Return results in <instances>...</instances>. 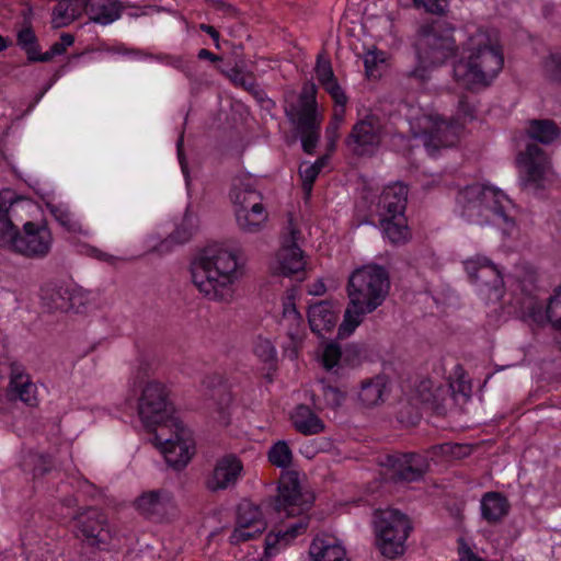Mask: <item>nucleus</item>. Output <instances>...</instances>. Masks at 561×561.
<instances>
[{
    "mask_svg": "<svg viewBox=\"0 0 561 561\" xmlns=\"http://www.w3.org/2000/svg\"><path fill=\"white\" fill-rule=\"evenodd\" d=\"M233 55L236 57L233 64L230 67L220 68V72L236 87L256 93L259 85L253 72L247 69L245 60L242 57V46L234 47Z\"/></svg>",
    "mask_w": 561,
    "mask_h": 561,
    "instance_id": "nucleus-24",
    "label": "nucleus"
},
{
    "mask_svg": "<svg viewBox=\"0 0 561 561\" xmlns=\"http://www.w3.org/2000/svg\"><path fill=\"white\" fill-rule=\"evenodd\" d=\"M386 385L387 379L381 375L364 379L360 382L358 400L365 407H374L379 404L383 400Z\"/></svg>",
    "mask_w": 561,
    "mask_h": 561,
    "instance_id": "nucleus-36",
    "label": "nucleus"
},
{
    "mask_svg": "<svg viewBox=\"0 0 561 561\" xmlns=\"http://www.w3.org/2000/svg\"><path fill=\"white\" fill-rule=\"evenodd\" d=\"M421 34L420 57L432 65H440L457 50L456 39L454 37V27L444 22H434L423 25Z\"/></svg>",
    "mask_w": 561,
    "mask_h": 561,
    "instance_id": "nucleus-9",
    "label": "nucleus"
},
{
    "mask_svg": "<svg viewBox=\"0 0 561 561\" xmlns=\"http://www.w3.org/2000/svg\"><path fill=\"white\" fill-rule=\"evenodd\" d=\"M510 512L507 499L500 492H486L481 499V515L490 524L501 522Z\"/></svg>",
    "mask_w": 561,
    "mask_h": 561,
    "instance_id": "nucleus-32",
    "label": "nucleus"
},
{
    "mask_svg": "<svg viewBox=\"0 0 561 561\" xmlns=\"http://www.w3.org/2000/svg\"><path fill=\"white\" fill-rule=\"evenodd\" d=\"M268 461L278 467L287 468L293 462V451L285 440L275 443L267 453Z\"/></svg>",
    "mask_w": 561,
    "mask_h": 561,
    "instance_id": "nucleus-40",
    "label": "nucleus"
},
{
    "mask_svg": "<svg viewBox=\"0 0 561 561\" xmlns=\"http://www.w3.org/2000/svg\"><path fill=\"white\" fill-rule=\"evenodd\" d=\"M75 535L84 545L99 549H117L122 546L119 534L112 528L105 515L96 508H87L75 517Z\"/></svg>",
    "mask_w": 561,
    "mask_h": 561,
    "instance_id": "nucleus-8",
    "label": "nucleus"
},
{
    "mask_svg": "<svg viewBox=\"0 0 561 561\" xmlns=\"http://www.w3.org/2000/svg\"><path fill=\"white\" fill-rule=\"evenodd\" d=\"M123 10L119 0H91L87 3L85 14L90 22L105 26L118 20Z\"/></svg>",
    "mask_w": 561,
    "mask_h": 561,
    "instance_id": "nucleus-25",
    "label": "nucleus"
},
{
    "mask_svg": "<svg viewBox=\"0 0 561 561\" xmlns=\"http://www.w3.org/2000/svg\"><path fill=\"white\" fill-rule=\"evenodd\" d=\"M337 314L333 304L328 300L311 305L308 310V322L312 332L322 334L330 332L336 323Z\"/></svg>",
    "mask_w": 561,
    "mask_h": 561,
    "instance_id": "nucleus-27",
    "label": "nucleus"
},
{
    "mask_svg": "<svg viewBox=\"0 0 561 561\" xmlns=\"http://www.w3.org/2000/svg\"><path fill=\"white\" fill-rule=\"evenodd\" d=\"M416 9H423L427 13L443 15L446 13L449 0H412Z\"/></svg>",
    "mask_w": 561,
    "mask_h": 561,
    "instance_id": "nucleus-48",
    "label": "nucleus"
},
{
    "mask_svg": "<svg viewBox=\"0 0 561 561\" xmlns=\"http://www.w3.org/2000/svg\"><path fill=\"white\" fill-rule=\"evenodd\" d=\"M323 399L325 404L332 409L339 408L344 401V393L335 387L323 386Z\"/></svg>",
    "mask_w": 561,
    "mask_h": 561,
    "instance_id": "nucleus-53",
    "label": "nucleus"
},
{
    "mask_svg": "<svg viewBox=\"0 0 561 561\" xmlns=\"http://www.w3.org/2000/svg\"><path fill=\"white\" fill-rule=\"evenodd\" d=\"M342 363L343 367H356L358 366L365 355V350L358 344H348L342 351Z\"/></svg>",
    "mask_w": 561,
    "mask_h": 561,
    "instance_id": "nucleus-46",
    "label": "nucleus"
},
{
    "mask_svg": "<svg viewBox=\"0 0 561 561\" xmlns=\"http://www.w3.org/2000/svg\"><path fill=\"white\" fill-rule=\"evenodd\" d=\"M519 162L526 174V182L539 186L549 169V160L546 152L536 144L527 145L519 156Z\"/></svg>",
    "mask_w": 561,
    "mask_h": 561,
    "instance_id": "nucleus-23",
    "label": "nucleus"
},
{
    "mask_svg": "<svg viewBox=\"0 0 561 561\" xmlns=\"http://www.w3.org/2000/svg\"><path fill=\"white\" fill-rule=\"evenodd\" d=\"M232 404V394L227 390H219L218 401L216 403V416L215 420L220 425H228L230 422V408Z\"/></svg>",
    "mask_w": 561,
    "mask_h": 561,
    "instance_id": "nucleus-42",
    "label": "nucleus"
},
{
    "mask_svg": "<svg viewBox=\"0 0 561 561\" xmlns=\"http://www.w3.org/2000/svg\"><path fill=\"white\" fill-rule=\"evenodd\" d=\"M310 561H350L341 541L332 535H317L309 547Z\"/></svg>",
    "mask_w": 561,
    "mask_h": 561,
    "instance_id": "nucleus-22",
    "label": "nucleus"
},
{
    "mask_svg": "<svg viewBox=\"0 0 561 561\" xmlns=\"http://www.w3.org/2000/svg\"><path fill=\"white\" fill-rule=\"evenodd\" d=\"M386 61V54L382 50L377 48L368 49L363 55V62L365 67L366 75L368 77H376V70L379 64Z\"/></svg>",
    "mask_w": 561,
    "mask_h": 561,
    "instance_id": "nucleus-44",
    "label": "nucleus"
},
{
    "mask_svg": "<svg viewBox=\"0 0 561 561\" xmlns=\"http://www.w3.org/2000/svg\"><path fill=\"white\" fill-rule=\"evenodd\" d=\"M170 422L174 432L167 437L163 433L164 428L161 427L156 434V440L167 463L175 470H181L191 460L195 445L190 430L175 419Z\"/></svg>",
    "mask_w": 561,
    "mask_h": 561,
    "instance_id": "nucleus-10",
    "label": "nucleus"
},
{
    "mask_svg": "<svg viewBox=\"0 0 561 561\" xmlns=\"http://www.w3.org/2000/svg\"><path fill=\"white\" fill-rule=\"evenodd\" d=\"M463 124L459 119H445L438 114H424L411 126L414 138L421 139L427 153L434 157L439 149L455 146Z\"/></svg>",
    "mask_w": 561,
    "mask_h": 561,
    "instance_id": "nucleus-7",
    "label": "nucleus"
},
{
    "mask_svg": "<svg viewBox=\"0 0 561 561\" xmlns=\"http://www.w3.org/2000/svg\"><path fill=\"white\" fill-rule=\"evenodd\" d=\"M458 114L463 118L472 119L474 117V106L468 101L467 96H460L458 101Z\"/></svg>",
    "mask_w": 561,
    "mask_h": 561,
    "instance_id": "nucleus-57",
    "label": "nucleus"
},
{
    "mask_svg": "<svg viewBox=\"0 0 561 561\" xmlns=\"http://www.w3.org/2000/svg\"><path fill=\"white\" fill-rule=\"evenodd\" d=\"M342 357V350L339 344L331 342L323 348L321 355L322 366L328 371L339 374L340 369L343 368Z\"/></svg>",
    "mask_w": 561,
    "mask_h": 561,
    "instance_id": "nucleus-39",
    "label": "nucleus"
},
{
    "mask_svg": "<svg viewBox=\"0 0 561 561\" xmlns=\"http://www.w3.org/2000/svg\"><path fill=\"white\" fill-rule=\"evenodd\" d=\"M238 228L244 233H257L267 222L268 213L264 205L251 209H238L234 213Z\"/></svg>",
    "mask_w": 561,
    "mask_h": 561,
    "instance_id": "nucleus-31",
    "label": "nucleus"
},
{
    "mask_svg": "<svg viewBox=\"0 0 561 561\" xmlns=\"http://www.w3.org/2000/svg\"><path fill=\"white\" fill-rule=\"evenodd\" d=\"M434 450L439 449L442 454L450 455L455 458H463L470 455L471 447L469 445H462V444H443L439 446H434Z\"/></svg>",
    "mask_w": 561,
    "mask_h": 561,
    "instance_id": "nucleus-52",
    "label": "nucleus"
},
{
    "mask_svg": "<svg viewBox=\"0 0 561 561\" xmlns=\"http://www.w3.org/2000/svg\"><path fill=\"white\" fill-rule=\"evenodd\" d=\"M240 264L234 251L213 245L202 250L191 263L194 286L209 300L229 302L233 284L240 277Z\"/></svg>",
    "mask_w": 561,
    "mask_h": 561,
    "instance_id": "nucleus-3",
    "label": "nucleus"
},
{
    "mask_svg": "<svg viewBox=\"0 0 561 561\" xmlns=\"http://www.w3.org/2000/svg\"><path fill=\"white\" fill-rule=\"evenodd\" d=\"M199 28L214 39L216 47H219V32L214 26L208 24H201Z\"/></svg>",
    "mask_w": 561,
    "mask_h": 561,
    "instance_id": "nucleus-62",
    "label": "nucleus"
},
{
    "mask_svg": "<svg viewBox=\"0 0 561 561\" xmlns=\"http://www.w3.org/2000/svg\"><path fill=\"white\" fill-rule=\"evenodd\" d=\"M470 282L478 286L479 290L491 296H502L503 277L497 266L486 256L476 255L463 262Z\"/></svg>",
    "mask_w": 561,
    "mask_h": 561,
    "instance_id": "nucleus-14",
    "label": "nucleus"
},
{
    "mask_svg": "<svg viewBox=\"0 0 561 561\" xmlns=\"http://www.w3.org/2000/svg\"><path fill=\"white\" fill-rule=\"evenodd\" d=\"M243 472V463L233 454H228L217 459L213 471L205 481V486L210 492L232 489L237 485Z\"/></svg>",
    "mask_w": 561,
    "mask_h": 561,
    "instance_id": "nucleus-18",
    "label": "nucleus"
},
{
    "mask_svg": "<svg viewBox=\"0 0 561 561\" xmlns=\"http://www.w3.org/2000/svg\"><path fill=\"white\" fill-rule=\"evenodd\" d=\"M407 77L415 80L419 85H423L431 78V69L428 66L420 62L412 70L407 72Z\"/></svg>",
    "mask_w": 561,
    "mask_h": 561,
    "instance_id": "nucleus-54",
    "label": "nucleus"
},
{
    "mask_svg": "<svg viewBox=\"0 0 561 561\" xmlns=\"http://www.w3.org/2000/svg\"><path fill=\"white\" fill-rule=\"evenodd\" d=\"M314 71L317 79L321 85L336 78L333 72L330 60L322 57L321 55H319L317 58Z\"/></svg>",
    "mask_w": 561,
    "mask_h": 561,
    "instance_id": "nucleus-51",
    "label": "nucleus"
},
{
    "mask_svg": "<svg viewBox=\"0 0 561 561\" xmlns=\"http://www.w3.org/2000/svg\"><path fill=\"white\" fill-rule=\"evenodd\" d=\"M408 186L401 182H394L383 187L377 204L379 217L404 216L408 203Z\"/></svg>",
    "mask_w": 561,
    "mask_h": 561,
    "instance_id": "nucleus-21",
    "label": "nucleus"
},
{
    "mask_svg": "<svg viewBox=\"0 0 561 561\" xmlns=\"http://www.w3.org/2000/svg\"><path fill=\"white\" fill-rule=\"evenodd\" d=\"M280 327L286 331L289 343L284 346L286 355L294 359L298 355L305 339V327L301 314L297 311L296 306L291 302H285L283 316L279 321Z\"/></svg>",
    "mask_w": 561,
    "mask_h": 561,
    "instance_id": "nucleus-19",
    "label": "nucleus"
},
{
    "mask_svg": "<svg viewBox=\"0 0 561 561\" xmlns=\"http://www.w3.org/2000/svg\"><path fill=\"white\" fill-rule=\"evenodd\" d=\"M197 57H198V59H206V60H209L211 62H216V61L221 60L220 56H217V55L213 54L211 51H209L206 48H202L198 51Z\"/></svg>",
    "mask_w": 561,
    "mask_h": 561,
    "instance_id": "nucleus-63",
    "label": "nucleus"
},
{
    "mask_svg": "<svg viewBox=\"0 0 561 561\" xmlns=\"http://www.w3.org/2000/svg\"><path fill=\"white\" fill-rule=\"evenodd\" d=\"M51 214L56 220L70 232H80L81 225L75 219L73 215L67 209L54 207Z\"/></svg>",
    "mask_w": 561,
    "mask_h": 561,
    "instance_id": "nucleus-47",
    "label": "nucleus"
},
{
    "mask_svg": "<svg viewBox=\"0 0 561 561\" xmlns=\"http://www.w3.org/2000/svg\"><path fill=\"white\" fill-rule=\"evenodd\" d=\"M319 171L312 164L304 163L299 168V175L302 182V191L305 198L308 199L311 196L313 183L319 175Z\"/></svg>",
    "mask_w": 561,
    "mask_h": 561,
    "instance_id": "nucleus-45",
    "label": "nucleus"
},
{
    "mask_svg": "<svg viewBox=\"0 0 561 561\" xmlns=\"http://www.w3.org/2000/svg\"><path fill=\"white\" fill-rule=\"evenodd\" d=\"M59 293L67 296V305L61 304V311L73 310L79 312L81 307H83L89 300L88 293L83 291L81 288L59 286Z\"/></svg>",
    "mask_w": 561,
    "mask_h": 561,
    "instance_id": "nucleus-38",
    "label": "nucleus"
},
{
    "mask_svg": "<svg viewBox=\"0 0 561 561\" xmlns=\"http://www.w3.org/2000/svg\"><path fill=\"white\" fill-rule=\"evenodd\" d=\"M495 196L489 185L480 183L467 185L457 193V211L468 222L483 226L489 216V210L483 208V201H491Z\"/></svg>",
    "mask_w": 561,
    "mask_h": 561,
    "instance_id": "nucleus-12",
    "label": "nucleus"
},
{
    "mask_svg": "<svg viewBox=\"0 0 561 561\" xmlns=\"http://www.w3.org/2000/svg\"><path fill=\"white\" fill-rule=\"evenodd\" d=\"M299 233V230L289 220L288 234L284 238L276 254V265L274 266L276 274L290 277L304 271L306 262L302 250L296 243Z\"/></svg>",
    "mask_w": 561,
    "mask_h": 561,
    "instance_id": "nucleus-16",
    "label": "nucleus"
},
{
    "mask_svg": "<svg viewBox=\"0 0 561 561\" xmlns=\"http://www.w3.org/2000/svg\"><path fill=\"white\" fill-rule=\"evenodd\" d=\"M154 58L161 62H164L165 65H169L184 72L186 76L191 75V62L183 56L160 54L157 55Z\"/></svg>",
    "mask_w": 561,
    "mask_h": 561,
    "instance_id": "nucleus-50",
    "label": "nucleus"
},
{
    "mask_svg": "<svg viewBox=\"0 0 561 561\" xmlns=\"http://www.w3.org/2000/svg\"><path fill=\"white\" fill-rule=\"evenodd\" d=\"M527 136L542 145H550L560 137V128L551 119H530L526 127Z\"/></svg>",
    "mask_w": 561,
    "mask_h": 561,
    "instance_id": "nucleus-37",
    "label": "nucleus"
},
{
    "mask_svg": "<svg viewBox=\"0 0 561 561\" xmlns=\"http://www.w3.org/2000/svg\"><path fill=\"white\" fill-rule=\"evenodd\" d=\"M137 408L138 415L144 423L162 422L171 408L167 387L156 380L148 381L141 390Z\"/></svg>",
    "mask_w": 561,
    "mask_h": 561,
    "instance_id": "nucleus-13",
    "label": "nucleus"
},
{
    "mask_svg": "<svg viewBox=\"0 0 561 561\" xmlns=\"http://www.w3.org/2000/svg\"><path fill=\"white\" fill-rule=\"evenodd\" d=\"M489 188L496 195L491 201H483V208L489 210L485 225H495L503 229L504 233H510L515 227V220L512 216L513 203L501 190L489 185Z\"/></svg>",
    "mask_w": 561,
    "mask_h": 561,
    "instance_id": "nucleus-20",
    "label": "nucleus"
},
{
    "mask_svg": "<svg viewBox=\"0 0 561 561\" xmlns=\"http://www.w3.org/2000/svg\"><path fill=\"white\" fill-rule=\"evenodd\" d=\"M321 87L332 98V100L334 101V104L336 106H345L346 105L348 98L345 94L342 87L340 85V83L337 82L336 78L323 83Z\"/></svg>",
    "mask_w": 561,
    "mask_h": 561,
    "instance_id": "nucleus-49",
    "label": "nucleus"
},
{
    "mask_svg": "<svg viewBox=\"0 0 561 561\" xmlns=\"http://www.w3.org/2000/svg\"><path fill=\"white\" fill-rule=\"evenodd\" d=\"M325 290H327V287H325L324 283L321 280H318L314 284H312V286L309 289V294H311L313 296H321L325 293Z\"/></svg>",
    "mask_w": 561,
    "mask_h": 561,
    "instance_id": "nucleus-64",
    "label": "nucleus"
},
{
    "mask_svg": "<svg viewBox=\"0 0 561 561\" xmlns=\"http://www.w3.org/2000/svg\"><path fill=\"white\" fill-rule=\"evenodd\" d=\"M344 117H345V106H336L335 105L330 122L335 123L341 126L342 123L344 122Z\"/></svg>",
    "mask_w": 561,
    "mask_h": 561,
    "instance_id": "nucleus-61",
    "label": "nucleus"
},
{
    "mask_svg": "<svg viewBox=\"0 0 561 561\" xmlns=\"http://www.w3.org/2000/svg\"><path fill=\"white\" fill-rule=\"evenodd\" d=\"M463 56L455 61V81L467 90H479L492 83L504 65L502 46L495 31L479 28L469 36Z\"/></svg>",
    "mask_w": 561,
    "mask_h": 561,
    "instance_id": "nucleus-1",
    "label": "nucleus"
},
{
    "mask_svg": "<svg viewBox=\"0 0 561 561\" xmlns=\"http://www.w3.org/2000/svg\"><path fill=\"white\" fill-rule=\"evenodd\" d=\"M294 428L305 435H317L324 431L323 421L306 404H299L290 415Z\"/></svg>",
    "mask_w": 561,
    "mask_h": 561,
    "instance_id": "nucleus-29",
    "label": "nucleus"
},
{
    "mask_svg": "<svg viewBox=\"0 0 561 561\" xmlns=\"http://www.w3.org/2000/svg\"><path fill=\"white\" fill-rule=\"evenodd\" d=\"M346 289L350 302L339 325V339L348 337L366 314L383 304L390 289L388 272L377 264L364 265L350 275Z\"/></svg>",
    "mask_w": 561,
    "mask_h": 561,
    "instance_id": "nucleus-2",
    "label": "nucleus"
},
{
    "mask_svg": "<svg viewBox=\"0 0 561 561\" xmlns=\"http://www.w3.org/2000/svg\"><path fill=\"white\" fill-rule=\"evenodd\" d=\"M285 115L300 136L304 151L313 153L323 121V115L318 111L317 88L313 83L304 84L298 102L286 106Z\"/></svg>",
    "mask_w": 561,
    "mask_h": 561,
    "instance_id": "nucleus-5",
    "label": "nucleus"
},
{
    "mask_svg": "<svg viewBox=\"0 0 561 561\" xmlns=\"http://www.w3.org/2000/svg\"><path fill=\"white\" fill-rule=\"evenodd\" d=\"M50 298H51L53 308H55L57 310H60L61 304L67 305V296L59 293V287L54 289Z\"/></svg>",
    "mask_w": 561,
    "mask_h": 561,
    "instance_id": "nucleus-60",
    "label": "nucleus"
},
{
    "mask_svg": "<svg viewBox=\"0 0 561 561\" xmlns=\"http://www.w3.org/2000/svg\"><path fill=\"white\" fill-rule=\"evenodd\" d=\"M171 496L165 491H149L140 495L136 501V507L147 518H161L168 506Z\"/></svg>",
    "mask_w": 561,
    "mask_h": 561,
    "instance_id": "nucleus-28",
    "label": "nucleus"
},
{
    "mask_svg": "<svg viewBox=\"0 0 561 561\" xmlns=\"http://www.w3.org/2000/svg\"><path fill=\"white\" fill-rule=\"evenodd\" d=\"M375 545L387 559L403 554L405 541L412 530L408 515L394 508L380 510L375 513Z\"/></svg>",
    "mask_w": 561,
    "mask_h": 561,
    "instance_id": "nucleus-6",
    "label": "nucleus"
},
{
    "mask_svg": "<svg viewBox=\"0 0 561 561\" xmlns=\"http://www.w3.org/2000/svg\"><path fill=\"white\" fill-rule=\"evenodd\" d=\"M254 353L265 363L271 362L275 357V348L267 340L259 341L254 347Z\"/></svg>",
    "mask_w": 561,
    "mask_h": 561,
    "instance_id": "nucleus-55",
    "label": "nucleus"
},
{
    "mask_svg": "<svg viewBox=\"0 0 561 561\" xmlns=\"http://www.w3.org/2000/svg\"><path fill=\"white\" fill-rule=\"evenodd\" d=\"M313 501L314 496L311 492L302 491L298 472L287 471L282 474L273 508L280 518L298 516V519L276 533L271 531L266 535V553H276L296 537L306 533L310 520L306 513L311 508Z\"/></svg>",
    "mask_w": 561,
    "mask_h": 561,
    "instance_id": "nucleus-4",
    "label": "nucleus"
},
{
    "mask_svg": "<svg viewBox=\"0 0 561 561\" xmlns=\"http://www.w3.org/2000/svg\"><path fill=\"white\" fill-rule=\"evenodd\" d=\"M554 80L561 81V54H553L547 65Z\"/></svg>",
    "mask_w": 561,
    "mask_h": 561,
    "instance_id": "nucleus-56",
    "label": "nucleus"
},
{
    "mask_svg": "<svg viewBox=\"0 0 561 561\" xmlns=\"http://www.w3.org/2000/svg\"><path fill=\"white\" fill-rule=\"evenodd\" d=\"M198 227V218L190 211H186L181 220V222L176 226L174 231L160 243L159 251L163 252L164 250H169V244H183L192 239L194 233L196 232Z\"/></svg>",
    "mask_w": 561,
    "mask_h": 561,
    "instance_id": "nucleus-33",
    "label": "nucleus"
},
{
    "mask_svg": "<svg viewBox=\"0 0 561 561\" xmlns=\"http://www.w3.org/2000/svg\"><path fill=\"white\" fill-rule=\"evenodd\" d=\"M379 225L382 234L392 244H403L409 241L411 237L410 229L407 224L405 216L399 217H379Z\"/></svg>",
    "mask_w": 561,
    "mask_h": 561,
    "instance_id": "nucleus-35",
    "label": "nucleus"
},
{
    "mask_svg": "<svg viewBox=\"0 0 561 561\" xmlns=\"http://www.w3.org/2000/svg\"><path fill=\"white\" fill-rule=\"evenodd\" d=\"M16 44L27 55V59L34 54L39 47L37 36L33 31L32 26H23L16 34Z\"/></svg>",
    "mask_w": 561,
    "mask_h": 561,
    "instance_id": "nucleus-41",
    "label": "nucleus"
},
{
    "mask_svg": "<svg viewBox=\"0 0 561 561\" xmlns=\"http://www.w3.org/2000/svg\"><path fill=\"white\" fill-rule=\"evenodd\" d=\"M10 387L18 398L26 405L36 407L38 404L36 385L33 383L30 376L18 366L12 367Z\"/></svg>",
    "mask_w": 561,
    "mask_h": 561,
    "instance_id": "nucleus-30",
    "label": "nucleus"
},
{
    "mask_svg": "<svg viewBox=\"0 0 561 561\" xmlns=\"http://www.w3.org/2000/svg\"><path fill=\"white\" fill-rule=\"evenodd\" d=\"M56 55L53 54V49L49 48L47 51L45 53H41L39 51V47L36 49V54L32 55L30 57V61H41V62H47L49 60H51Z\"/></svg>",
    "mask_w": 561,
    "mask_h": 561,
    "instance_id": "nucleus-59",
    "label": "nucleus"
},
{
    "mask_svg": "<svg viewBox=\"0 0 561 561\" xmlns=\"http://www.w3.org/2000/svg\"><path fill=\"white\" fill-rule=\"evenodd\" d=\"M340 127H341L340 125L330 122L325 128V137L328 140V146L332 150L335 148V144L339 139Z\"/></svg>",
    "mask_w": 561,
    "mask_h": 561,
    "instance_id": "nucleus-58",
    "label": "nucleus"
},
{
    "mask_svg": "<svg viewBox=\"0 0 561 561\" xmlns=\"http://www.w3.org/2000/svg\"><path fill=\"white\" fill-rule=\"evenodd\" d=\"M546 313L553 328L561 331V286L550 297Z\"/></svg>",
    "mask_w": 561,
    "mask_h": 561,
    "instance_id": "nucleus-43",
    "label": "nucleus"
},
{
    "mask_svg": "<svg viewBox=\"0 0 561 561\" xmlns=\"http://www.w3.org/2000/svg\"><path fill=\"white\" fill-rule=\"evenodd\" d=\"M383 465L393 471L391 478L400 482L421 480L430 467L427 459L415 453L387 455Z\"/></svg>",
    "mask_w": 561,
    "mask_h": 561,
    "instance_id": "nucleus-17",
    "label": "nucleus"
},
{
    "mask_svg": "<svg viewBox=\"0 0 561 561\" xmlns=\"http://www.w3.org/2000/svg\"><path fill=\"white\" fill-rule=\"evenodd\" d=\"M230 198L233 205V213L238 209H251L263 205V196L250 180L237 179L233 181Z\"/></svg>",
    "mask_w": 561,
    "mask_h": 561,
    "instance_id": "nucleus-26",
    "label": "nucleus"
},
{
    "mask_svg": "<svg viewBox=\"0 0 561 561\" xmlns=\"http://www.w3.org/2000/svg\"><path fill=\"white\" fill-rule=\"evenodd\" d=\"M87 3L79 0H60L53 10L54 27L69 25L76 19L85 13Z\"/></svg>",
    "mask_w": 561,
    "mask_h": 561,
    "instance_id": "nucleus-34",
    "label": "nucleus"
},
{
    "mask_svg": "<svg viewBox=\"0 0 561 561\" xmlns=\"http://www.w3.org/2000/svg\"><path fill=\"white\" fill-rule=\"evenodd\" d=\"M266 529V522L259 505L242 500L237 507L236 527L229 540L239 545L259 537Z\"/></svg>",
    "mask_w": 561,
    "mask_h": 561,
    "instance_id": "nucleus-15",
    "label": "nucleus"
},
{
    "mask_svg": "<svg viewBox=\"0 0 561 561\" xmlns=\"http://www.w3.org/2000/svg\"><path fill=\"white\" fill-rule=\"evenodd\" d=\"M383 135L385 129L380 117L367 114L353 125L345 145L357 157L373 156L379 148Z\"/></svg>",
    "mask_w": 561,
    "mask_h": 561,
    "instance_id": "nucleus-11",
    "label": "nucleus"
}]
</instances>
